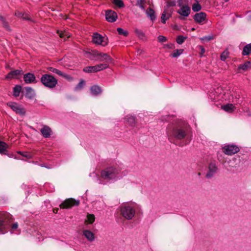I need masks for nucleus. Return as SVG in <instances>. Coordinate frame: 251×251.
Returning <instances> with one entry per match:
<instances>
[{"label":"nucleus","mask_w":251,"mask_h":251,"mask_svg":"<svg viewBox=\"0 0 251 251\" xmlns=\"http://www.w3.org/2000/svg\"><path fill=\"white\" fill-rule=\"evenodd\" d=\"M147 16L149 17L151 21H153L155 19L156 17L154 14V11L153 9L149 8L146 10V12Z\"/></svg>","instance_id":"27"},{"label":"nucleus","mask_w":251,"mask_h":251,"mask_svg":"<svg viewBox=\"0 0 251 251\" xmlns=\"http://www.w3.org/2000/svg\"><path fill=\"white\" fill-rule=\"evenodd\" d=\"M8 145L5 142L0 141V153L7 155V149Z\"/></svg>","instance_id":"23"},{"label":"nucleus","mask_w":251,"mask_h":251,"mask_svg":"<svg viewBox=\"0 0 251 251\" xmlns=\"http://www.w3.org/2000/svg\"><path fill=\"white\" fill-rule=\"evenodd\" d=\"M195 0L197 2H200L201 1V0Z\"/></svg>","instance_id":"55"},{"label":"nucleus","mask_w":251,"mask_h":251,"mask_svg":"<svg viewBox=\"0 0 251 251\" xmlns=\"http://www.w3.org/2000/svg\"><path fill=\"white\" fill-rule=\"evenodd\" d=\"M44 187L47 189V190L49 192H53L54 190V186L49 183L45 184Z\"/></svg>","instance_id":"41"},{"label":"nucleus","mask_w":251,"mask_h":251,"mask_svg":"<svg viewBox=\"0 0 251 251\" xmlns=\"http://www.w3.org/2000/svg\"><path fill=\"white\" fill-rule=\"evenodd\" d=\"M60 76H62L63 77L66 78V79L69 81H71L73 79V78L70 75L66 74L63 73V72H62V75H60Z\"/></svg>","instance_id":"46"},{"label":"nucleus","mask_w":251,"mask_h":251,"mask_svg":"<svg viewBox=\"0 0 251 251\" xmlns=\"http://www.w3.org/2000/svg\"><path fill=\"white\" fill-rule=\"evenodd\" d=\"M126 120V122L130 125L133 126L135 122V117L131 115H127Z\"/></svg>","instance_id":"30"},{"label":"nucleus","mask_w":251,"mask_h":251,"mask_svg":"<svg viewBox=\"0 0 251 251\" xmlns=\"http://www.w3.org/2000/svg\"><path fill=\"white\" fill-rule=\"evenodd\" d=\"M41 167H46V168H47V166H45L44 165H41ZM48 168H50L49 167H48Z\"/></svg>","instance_id":"54"},{"label":"nucleus","mask_w":251,"mask_h":251,"mask_svg":"<svg viewBox=\"0 0 251 251\" xmlns=\"http://www.w3.org/2000/svg\"><path fill=\"white\" fill-rule=\"evenodd\" d=\"M235 106L233 104L228 103L222 106V108L225 111L231 113L234 110Z\"/></svg>","instance_id":"26"},{"label":"nucleus","mask_w":251,"mask_h":251,"mask_svg":"<svg viewBox=\"0 0 251 251\" xmlns=\"http://www.w3.org/2000/svg\"><path fill=\"white\" fill-rule=\"evenodd\" d=\"M190 11V8L188 6L183 5L177 10V12L180 15L187 17L189 15Z\"/></svg>","instance_id":"17"},{"label":"nucleus","mask_w":251,"mask_h":251,"mask_svg":"<svg viewBox=\"0 0 251 251\" xmlns=\"http://www.w3.org/2000/svg\"><path fill=\"white\" fill-rule=\"evenodd\" d=\"M117 30L118 33L120 35H123L125 36H126L128 34V32L124 30L123 28L121 27H118Z\"/></svg>","instance_id":"43"},{"label":"nucleus","mask_w":251,"mask_h":251,"mask_svg":"<svg viewBox=\"0 0 251 251\" xmlns=\"http://www.w3.org/2000/svg\"><path fill=\"white\" fill-rule=\"evenodd\" d=\"M200 48H201V53H203L205 51V50H204V48L202 47H201Z\"/></svg>","instance_id":"53"},{"label":"nucleus","mask_w":251,"mask_h":251,"mask_svg":"<svg viewBox=\"0 0 251 251\" xmlns=\"http://www.w3.org/2000/svg\"><path fill=\"white\" fill-rule=\"evenodd\" d=\"M98 51L93 50L92 52H86V56L91 60H97V56H98Z\"/></svg>","instance_id":"25"},{"label":"nucleus","mask_w":251,"mask_h":251,"mask_svg":"<svg viewBox=\"0 0 251 251\" xmlns=\"http://www.w3.org/2000/svg\"><path fill=\"white\" fill-rule=\"evenodd\" d=\"M7 105L9 106L17 114L23 116L25 113V111L24 108L16 102H9L7 103Z\"/></svg>","instance_id":"10"},{"label":"nucleus","mask_w":251,"mask_h":251,"mask_svg":"<svg viewBox=\"0 0 251 251\" xmlns=\"http://www.w3.org/2000/svg\"><path fill=\"white\" fill-rule=\"evenodd\" d=\"M91 93L94 96H97L100 94L102 91L101 88L98 85H94L91 87Z\"/></svg>","instance_id":"22"},{"label":"nucleus","mask_w":251,"mask_h":251,"mask_svg":"<svg viewBox=\"0 0 251 251\" xmlns=\"http://www.w3.org/2000/svg\"><path fill=\"white\" fill-rule=\"evenodd\" d=\"M121 213L125 218L131 220L135 214V210L131 205L125 204L121 206Z\"/></svg>","instance_id":"5"},{"label":"nucleus","mask_w":251,"mask_h":251,"mask_svg":"<svg viewBox=\"0 0 251 251\" xmlns=\"http://www.w3.org/2000/svg\"><path fill=\"white\" fill-rule=\"evenodd\" d=\"M24 80L26 84L36 83L37 82L34 75L30 73L24 75Z\"/></svg>","instance_id":"15"},{"label":"nucleus","mask_w":251,"mask_h":251,"mask_svg":"<svg viewBox=\"0 0 251 251\" xmlns=\"http://www.w3.org/2000/svg\"><path fill=\"white\" fill-rule=\"evenodd\" d=\"M229 52L227 50H225L221 55V59L225 61L228 57Z\"/></svg>","instance_id":"38"},{"label":"nucleus","mask_w":251,"mask_h":251,"mask_svg":"<svg viewBox=\"0 0 251 251\" xmlns=\"http://www.w3.org/2000/svg\"><path fill=\"white\" fill-rule=\"evenodd\" d=\"M41 82L45 87L50 89H52L56 86L58 81L52 75L44 74L41 77Z\"/></svg>","instance_id":"4"},{"label":"nucleus","mask_w":251,"mask_h":251,"mask_svg":"<svg viewBox=\"0 0 251 251\" xmlns=\"http://www.w3.org/2000/svg\"><path fill=\"white\" fill-rule=\"evenodd\" d=\"M201 9V5L199 4V2H196L192 5V10L194 12H198Z\"/></svg>","instance_id":"32"},{"label":"nucleus","mask_w":251,"mask_h":251,"mask_svg":"<svg viewBox=\"0 0 251 251\" xmlns=\"http://www.w3.org/2000/svg\"><path fill=\"white\" fill-rule=\"evenodd\" d=\"M157 38L158 41L161 43L167 41V38L163 35H159Z\"/></svg>","instance_id":"47"},{"label":"nucleus","mask_w":251,"mask_h":251,"mask_svg":"<svg viewBox=\"0 0 251 251\" xmlns=\"http://www.w3.org/2000/svg\"><path fill=\"white\" fill-rule=\"evenodd\" d=\"M22 90V87L20 85H16L13 89V95L15 97L19 96Z\"/></svg>","instance_id":"31"},{"label":"nucleus","mask_w":251,"mask_h":251,"mask_svg":"<svg viewBox=\"0 0 251 251\" xmlns=\"http://www.w3.org/2000/svg\"><path fill=\"white\" fill-rule=\"evenodd\" d=\"M218 171V167L215 163H211L208 165L205 177L210 179L214 176Z\"/></svg>","instance_id":"9"},{"label":"nucleus","mask_w":251,"mask_h":251,"mask_svg":"<svg viewBox=\"0 0 251 251\" xmlns=\"http://www.w3.org/2000/svg\"><path fill=\"white\" fill-rule=\"evenodd\" d=\"M83 235L90 241H93L95 239L94 234L90 230H84L83 231Z\"/></svg>","instance_id":"24"},{"label":"nucleus","mask_w":251,"mask_h":251,"mask_svg":"<svg viewBox=\"0 0 251 251\" xmlns=\"http://www.w3.org/2000/svg\"><path fill=\"white\" fill-rule=\"evenodd\" d=\"M251 62L250 61L247 62L243 64L240 65L238 68L243 70H246L248 68L250 67Z\"/></svg>","instance_id":"36"},{"label":"nucleus","mask_w":251,"mask_h":251,"mask_svg":"<svg viewBox=\"0 0 251 251\" xmlns=\"http://www.w3.org/2000/svg\"><path fill=\"white\" fill-rule=\"evenodd\" d=\"M175 5V3L174 2H170V3H169L167 6V7L166 8H169V9H171L170 8V7L171 6H174Z\"/></svg>","instance_id":"50"},{"label":"nucleus","mask_w":251,"mask_h":251,"mask_svg":"<svg viewBox=\"0 0 251 251\" xmlns=\"http://www.w3.org/2000/svg\"><path fill=\"white\" fill-rule=\"evenodd\" d=\"M11 215L6 212H0V234H4L7 231L9 227L8 219Z\"/></svg>","instance_id":"3"},{"label":"nucleus","mask_w":251,"mask_h":251,"mask_svg":"<svg viewBox=\"0 0 251 251\" xmlns=\"http://www.w3.org/2000/svg\"><path fill=\"white\" fill-rule=\"evenodd\" d=\"M251 52V44H247L243 49L242 54L243 55H248Z\"/></svg>","instance_id":"29"},{"label":"nucleus","mask_w":251,"mask_h":251,"mask_svg":"<svg viewBox=\"0 0 251 251\" xmlns=\"http://www.w3.org/2000/svg\"><path fill=\"white\" fill-rule=\"evenodd\" d=\"M213 39V37L211 36H204L201 38V41H209Z\"/></svg>","instance_id":"48"},{"label":"nucleus","mask_w":251,"mask_h":251,"mask_svg":"<svg viewBox=\"0 0 251 251\" xmlns=\"http://www.w3.org/2000/svg\"><path fill=\"white\" fill-rule=\"evenodd\" d=\"M17 152H18V153H19V154L22 155V156L25 157L26 158H28V159L31 158L32 157L31 155H30V154H29L27 152H22L21 151H19Z\"/></svg>","instance_id":"44"},{"label":"nucleus","mask_w":251,"mask_h":251,"mask_svg":"<svg viewBox=\"0 0 251 251\" xmlns=\"http://www.w3.org/2000/svg\"><path fill=\"white\" fill-rule=\"evenodd\" d=\"M135 32L136 34H137L138 35V36L140 37H143L145 35L144 33L141 29H136L135 30Z\"/></svg>","instance_id":"45"},{"label":"nucleus","mask_w":251,"mask_h":251,"mask_svg":"<svg viewBox=\"0 0 251 251\" xmlns=\"http://www.w3.org/2000/svg\"><path fill=\"white\" fill-rule=\"evenodd\" d=\"M95 220V217L93 214H88L87 216V219L86 220V222H88L89 224H92Z\"/></svg>","instance_id":"34"},{"label":"nucleus","mask_w":251,"mask_h":251,"mask_svg":"<svg viewBox=\"0 0 251 251\" xmlns=\"http://www.w3.org/2000/svg\"><path fill=\"white\" fill-rule=\"evenodd\" d=\"M11 234L18 235L21 233V230L18 227V224L15 223L12 224L11 228L9 230Z\"/></svg>","instance_id":"21"},{"label":"nucleus","mask_w":251,"mask_h":251,"mask_svg":"<svg viewBox=\"0 0 251 251\" xmlns=\"http://www.w3.org/2000/svg\"><path fill=\"white\" fill-rule=\"evenodd\" d=\"M85 85V82L84 80H81L79 83L75 86V91H78L81 90Z\"/></svg>","instance_id":"37"},{"label":"nucleus","mask_w":251,"mask_h":251,"mask_svg":"<svg viewBox=\"0 0 251 251\" xmlns=\"http://www.w3.org/2000/svg\"><path fill=\"white\" fill-rule=\"evenodd\" d=\"M117 17V13L112 10H108L105 12V18L108 22H114L116 21Z\"/></svg>","instance_id":"13"},{"label":"nucleus","mask_w":251,"mask_h":251,"mask_svg":"<svg viewBox=\"0 0 251 251\" xmlns=\"http://www.w3.org/2000/svg\"><path fill=\"white\" fill-rule=\"evenodd\" d=\"M193 18L196 23L200 25H202L203 24L204 21L206 20V14L204 12H201L195 14Z\"/></svg>","instance_id":"12"},{"label":"nucleus","mask_w":251,"mask_h":251,"mask_svg":"<svg viewBox=\"0 0 251 251\" xmlns=\"http://www.w3.org/2000/svg\"><path fill=\"white\" fill-rule=\"evenodd\" d=\"M40 132L43 136L47 138L50 136L52 131L49 126L43 125V127L40 129Z\"/></svg>","instance_id":"18"},{"label":"nucleus","mask_w":251,"mask_h":251,"mask_svg":"<svg viewBox=\"0 0 251 251\" xmlns=\"http://www.w3.org/2000/svg\"><path fill=\"white\" fill-rule=\"evenodd\" d=\"M97 61H105L109 62L112 61L111 58L106 53L98 52V56H97Z\"/></svg>","instance_id":"16"},{"label":"nucleus","mask_w":251,"mask_h":251,"mask_svg":"<svg viewBox=\"0 0 251 251\" xmlns=\"http://www.w3.org/2000/svg\"><path fill=\"white\" fill-rule=\"evenodd\" d=\"M188 131V127L186 123L180 120H176L169 126L167 133L169 137L180 140L186 137Z\"/></svg>","instance_id":"1"},{"label":"nucleus","mask_w":251,"mask_h":251,"mask_svg":"<svg viewBox=\"0 0 251 251\" xmlns=\"http://www.w3.org/2000/svg\"><path fill=\"white\" fill-rule=\"evenodd\" d=\"M25 90V96L28 99H32L35 96V91L30 87H25L24 88Z\"/></svg>","instance_id":"19"},{"label":"nucleus","mask_w":251,"mask_h":251,"mask_svg":"<svg viewBox=\"0 0 251 251\" xmlns=\"http://www.w3.org/2000/svg\"><path fill=\"white\" fill-rule=\"evenodd\" d=\"M15 15L19 18H21L26 20H30L28 15L26 13H23L21 12L17 11L15 13Z\"/></svg>","instance_id":"28"},{"label":"nucleus","mask_w":251,"mask_h":251,"mask_svg":"<svg viewBox=\"0 0 251 251\" xmlns=\"http://www.w3.org/2000/svg\"><path fill=\"white\" fill-rule=\"evenodd\" d=\"M79 203V201H76L73 199H69L60 204V207L61 208H70L74 205H78Z\"/></svg>","instance_id":"11"},{"label":"nucleus","mask_w":251,"mask_h":251,"mask_svg":"<svg viewBox=\"0 0 251 251\" xmlns=\"http://www.w3.org/2000/svg\"><path fill=\"white\" fill-rule=\"evenodd\" d=\"M113 3L119 8L123 7L125 6L122 0H113Z\"/></svg>","instance_id":"35"},{"label":"nucleus","mask_w":251,"mask_h":251,"mask_svg":"<svg viewBox=\"0 0 251 251\" xmlns=\"http://www.w3.org/2000/svg\"><path fill=\"white\" fill-rule=\"evenodd\" d=\"M108 67V65L106 63L100 64L94 66L87 67L83 69V71L86 73L97 72L105 69Z\"/></svg>","instance_id":"6"},{"label":"nucleus","mask_w":251,"mask_h":251,"mask_svg":"<svg viewBox=\"0 0 251 251\" xmlns=\"http://www.w3.org/2000/svg\"><path fill=\"white\" fill-rule=\"evenodd\" d=\"M185 38L186 37H184L181 35H179L177 37L176 41L177 44L181 45L184 42V40Z\"/></svg>","instance_id":"42"},{"label":"nucleus","mask_w":251,"mask_h":251,"mask_svg":"<svg viewBox=\"0 0 251 251\" xmlns=\"http://www.w3.org/2000/svg\"><path fill=\"white\" fill-rule=\"evenodd\" d=\"M0 19L3 22L4 27L6 29H9L8 25L7 23L6 22H5L4 19L2 17H0Z\"/></svg>","instance_id":"49"},{"label":"nucleus","mask_w":251,"mask_h":251,"mask_svg":"<svg viewBox=\"0 0 251 251\" xmlns=\"http://www.w3.org/2000/svg\"><path fill=\"white\" fill-rule=\"evenodd\" d=\"M144 3H141V4H137L139 7L142 10H144L145 11V7L143 5Z\"/></svg>","instance_id":"51"},{"label":"nucleus","mask_w":251,"mask_h":251,"mask_svg":"<svg viewBox=\"0 0 251 251\" xmlns=\"http://www.w3.org/2000/svg\"><path fill=\"white\" fill-rule=\"evenodd\" d=\"M223 152L228 155L234 154L239 151V148L234 145H226L222 148Z\"/></svg>","instance_id":"7"},{"label":"nucleus","mask_w":251,"mask_h":251,"mask_svg":"<svg viewBox=\"0 0 251 251\" xmlns=\"http://www.w3.org/2000/svg\"><path fill=\"white\" fill-rule=\"evenodd\" d=\"M173 10L172 9L166 8L161 15V21L165 24L166 21L171 17Z\"/></svg>","instance_id":"14"},{"label":"nucleus","mask_w":251,"mask_h":251,"mask_svg":"<svg viewBox=\"0 0 251 251\" xmlns=\"http://www.w3.org/2000/svg\"><path fill=\"white\" fill-rule=\"evenodd\" d=\"M183 52V50H175L172 54V56L173 57H178L181 54H182Z\"/></svg>","instance_id":"40"},{"label":"nucleus","mask_w":251,"mask_h":251,"mask_svg":"<svg viewBox=\"0 0 251 251\" xmlns=\"http://www.w3.org/2000/svg\"><path fill=\"white\" fill-rule=\"evenodd\" d=\"M58 34L61 38H64L65 39H66V38H68L70 36V34L66 31H58Z\"/></svg>","instance_id":"33"},{"label":"nucleus","mask_w":251,"mask_h":251,"mask_svg":"<svg viewBox=\"0 0 251 251\" xmlns=\"http://www.w3.org/2000/svg\"><path fill=\"white\" fill-rule=\"evenodd\" d=\"M125 175L122 172L121 168L117 166L107 167L101 172V178L110 182L121 179Z\"/></svg>","instance_id":"2"},{"label":"nucleus","mask_w":251,"mask_h":251,"mask_svg":"<svg viewBox=\"0 0 251 251\" xmlns=\"http://www.w3.org/2000/svg\"><path fill=\"white\" fill-rule=\"evenodd\" d=\"M93 42L97 45L105 46L107 44V39L98 33H94L92 36Z\"/></svg>","instance_id":"8"},{"label":"nucleus","mask_w":251,"mask_h":251,"mask_svg":"<svg viewBox=\"0 0 251 251\" xmlns=\"http://www.w3.org/2000/svg\"><path fill=\"white\" fill-rule=\"evenodd\" d=\"M22 71L19 70H16L13 71H11L6 76L7 78H12L16 77L18 75L22 74Z\"/></svg>","instance_id":"20"},{"label":"nucleus","mask_w":251,"mask_h":251,"mask_svg":"<svg viewBox=\"0 0 251 251\" xmlns=\"http://www.w3.org/2000/svg\"><path fill=\"white\" fill-rule=\"evenodd\" d=\"M145 0H137V4H141V3H144Z\"/></svg>","instance_id":"52"},{"label":"nucleus","mask_w":251,"mask_h":251,"mask_svg":"<svg viewBox=\"0 0 251 251\" xmlns=\"http://www.w3.org/2000/svg\"><path fill=\"white\" fill-rule=\"evenodd\" d=\"M48 70L53 73L57 74L59 75H62V72H61L60 71H59V70H58L57 69H55V68H54L52 67H49L48 68Z\"/></svg>","instance_id":"39"}]
</instances>
